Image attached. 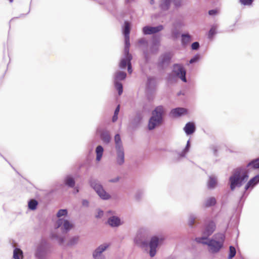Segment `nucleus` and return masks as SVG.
Segmentation results:
<instances>
[{
    "mask_svg": "<svg viewBox=\"0 0 259 259\" xmlns=\"http://www.w3.org/2000/svg\"><path fill=\"white\" fill-rule=\"evenodd\" d=\"M259 169V157L250 160L246 165H241L234 168L228 180L230 189L233 191L237 188L241 187L245 183L249 176L250 169ZM259 183V174L251 178L246 184L244 191L243 192L238 202L237 209L241 210L248 193L247 191L252 190Z\"/></svg>",
    "mask_w": 259,
    "mask_h": 259,
    "instance_id": "nucleus-1",
    "label": "nucleus"
},
{
    "mask_svg": "<svg viewBox=\"0 0 259 259\" xmlns=\"http://www.w3.org/2000/svg\"><path fill=\"white\" fill-rule=\"evenodd\" d=\"M149 233L144 228L140 229L137 232L134 239L135 243L142 248L146 249L149 247V254L150 257H154L157 252V248L161 245L164 241V238L154 236L149 241Z\"/></svg>",
    "mask_w": 259,
    "mask_h": 259,
    "instance_id": "nucleus-2",
    "label": "nucleus"
},
{
    "mask_svg": "<svg viewBox=\"0 0 259 259\" xmlns=\"http://www.w3.org/2000/svg\"><path fill=\"white\" fill-rule=\"evenodd\" d=\"M165 111L162 105L156 106L151 112V116L149 119L148 129L152 131L163 124L164 121Z\"/></svg>",
    "mask_w": 259,
    "mask_h": 259,
    "instance_id": "nucleus-3",
    "label": "nucleus"
},
{
    "mask_svg": "<svg viewBox=\"0 0 259 259\" xmlns=\"http://www.w3.org/2000/svg\"><path fill=\"white\" fill-rule=\"evenodd\" d=\"M157 82L155 77L148 76L145 83V95L149 102H152L155 98Z\"/></svg>",
    "mask_w": 259,
    "mask_h": 259,
    "instance_id": "nucleus-4",
    "label": "nucleus"
},
{
    "mask_svg": "<svg viewBox=\"0 0 259 259\" xmlns=\"http://www.w3.org/2000/svg\"><path fill=\"white\" fill-rule=\"evenodd\" d=\"M195 240L198 243L207 245L209 247V252L213 253L219 252L224 246L223 242L213 239H208L206 237H197Z\"/></svg>",
    "mask_w": 259,
    "mask_h": 259,
    "instance_id": "nucleus-5",
    "label": "nucleus"
},
{
    "mask_svg": "<svg viewBox=\"0 0 259 259\" xmlns=\"http://www.w3.org/2000/svg\"><path fill=\"white\" fill-rule=\"evenodd\" d=\"M90 187L94 189L101 199L107 200L110 199L111 196L104 189L100 182L96 179L91 178L89 180Z\"/></svg>",
    "mask_w": 259,
    "mask_h": 259,
    "instance_id": "nucleus-6",
    "label": "nucleus"
},
{
    "mask_svg": "<svg viewBox=\"0 0 259 259\" xmlns=\"http://www.w3.org/2000/svg\"><path fill=\"white\" fill-rule=\"evenodd\" d=\"M51 248V244L45 239H42L35 252L37 259H46Z\"/></svg>",
    "mask_w": 259,
    "mask_h": 259,
    "instance_id": "nucleus-7",
    "label": "nucleus"
},
{
    "mask_svg": "<svg viewBox=\"0 0 259 259\" xmlns=\"http://www.w3.org/2000/svg\"><path fill=\"white\" fill-rule=\"evenodd\" d=\"M172 58V55L169 52H166L162 54L158 58V62L157 63V66L159 69H163L167 66L170 63V61Z\"/></svg>",
    "mask_w": 259,
    "mask_h": 259,
    "instance_id": "nucleus-8",
    "label": "nucleus"
},
{
    "mask_svg": "<svg viewBox=\"0 0 259 259\" xmlns=\"http://www.w3.org/2000/svg\"><path fill=\"white\" fill-rule=\"evenodd\" d=\"M172 72L184 82H187L186 71L184 66L180 64H174Z\"/></svg>",
    "mask_w": 259,
    "mask_h": 259,
    "instance_id": "nucleus-9",
    "label": "nucleus"
},
{
    "mask_svg": "<svg viewBox=\"0 0 259 259\" xmlns=\"http://www.w3.org/2000/svg\"><path fill=\"white\" fill-rule=\"evenodd\" d=\"M60 227L63 233H67L73 227V225L67 220L59 219L56 223L55 228Z\"/></svg>",
    "mask_w": 259,
    "mask_h": 259,
    "instance_id": "nucleus-10",
    "label": "nucleus"
},
{
    "mask_svg": "<svg viewBox=\"0 0 259 259\" xmlns=\"http://www.w3.org/2000/svg\"><path fill=\"white\" fill-rule=\"evenodd\" d=\"M182 1V0H160L159 7L161 11H166L169 9L172 2L177 8L181 6Z\"/></svg>",
    "mask_w": 259,
    "mask_h": 259,
    "instance_id": "nucleus-11",
    "label": "nucleus"
},
{
    "mask_svg": "<svg viewBox=\"0 0 259 259\" xmlns=\"http://www.w3.org/2000/svg\"><path fill=\"white\" fill-rule=\"evenodd\" d=\"M109 245L107 243H104L99 245L93 252V258L94 259H105L103 252L105 251Z\"/></svg>",
    "mask_w": 259,
    "mask_h": 259,
    "instance_id": "nucleus-12",
    "label": "nucleus"
},
{
    "mask_svg": "<svg viewBox=\"0 0 259 259\" xmlns=\"http://www.w3.org/2000/svg\"><path fill=\"white\" fill-rule=\"evenodd\" d=\"M164 28L162 25L160 24L156 26H151L147 25L143 27L142 31L144 35H150L157 33L162 31Z\"/></svg>",
    "mask_w": 259,
    "mask_h": 259,
    "instance_id": "nucleus-13",
    "label": "nucleus"
},
{
    "mask_svg": "<svg viewBox=\"0 0 259 259\" xmlns=\"http://www.w3.org/2000/svg\"><path fill=\"white\" fill-rule=\"evenodd\" d=\"M215 228L216 225L214 221L209 220L205 225L204 229L203 232L204 235L203 237H206L207 238H208V237L213 233Z\"/></svg>",
    "mask_w": 259,
    "mask_h": 259,
    "instance_id": "nucleus-14",
    "label": "nucleus"
},
{
    "mask_svg": "<svg viewBox=\"0 0 259 259\" xmlns=\"http://www.w3.org/2000/svg\"><path fill=\"white\" fill-rule=\"evenodd\" d=\"M160 45V37L157 35H153L152 37V42L150 47V51L152 54H156L159 50Z\"/></svg>",
    "mask_w": 259,
    "mask_h": 259,
    "instance_id": "nucleus-15",
    "label": "nucleus"
},
{
    "mask_svg": "<svg viewBox=\"0 0 259 259\" xmlns=\"http://www.w3.org/2000/svg\"><path fill=\"white\" fill-rule=\"evenodd\" d=\"M116 163L119 166L122 165L125 162V154L124 148L115 149Z\"/></svg>",
    "mask_w": 259,
    "mask_h": 259,
    "instance_id": "nucleus-16",
    "label": "nucleus"
},
{
    "mask_svg": "<svg viewBox=\"0 0 259 259\" xmlns=\"http://www.w3.org/2000/svg\"><path fill=\"white\" fill-rule=\"evenodd\" d=\"M143 116L140 111L136 112L134 117L131 119L130 124L133 128L138 127L141 124Z\"/></svg>",
    "mask_w": 259,
    "mask_h": 259,
    "instance_id": "nucleus-17",
    "label": "nucleus"
},
{
    "mask_svg": "<svg viewBox=\"0 0 259 259\" xmlns=\"http://www.w3.org/2000/svg\"><path fill=\"white\" fill-rule=\"evenodd\" d=\"M107 223L112 228H117L122 225L123 222L118 217L112 215L108 219Z\"/></svg>",
    "mask_w": 259,
    "mask_h": 259,
    "instance_id": "nucleus-18",
    "label": "nucleus"
},
{
    "mask_svg": "<svg viewBox=\"0 0 259 259\" xmlns=\"http://www.w3.org/2000/svg\"><path fill=\"white\" fill-rule=\"evenodd\" d=\"M191 147L190 140H189L186 144L185 148L181 151L179 152L177 150L174 151L177 154V157L176 158V161H180L181 159L185 157L186 154L189 152Z\"/></svg>",
    "mask_w": 259,
    "mask_h": 259,
    "instance_id": "nucleus-19",
    "label": "nucleus"
},
{
    "mask_svg": "<svg viewBox=\"0 0 259 259\" xmlns=\"http://www.w3.org/2000/svg\"><path fill=\"white\" fill-rule=\"evenodd\" d=\"M63 184L68 188H73L75 186V180L71 174L66 175L63 180Z\"/></svg>",
    "mask_w": 259,
    "mask_h": 259,
    "instance_id": "nucleus-20",
    "label": "nucleus"
},
{
    "mask_svg": "<svg viewBox=\"0 0 259 259\" xmlns=\"http://www.w3.org/2000/svg\"><path fill=\"white\" fill-rule=\"evenodd\" d=\"M182 26V23L180 21L173 23L172 27L170 30L172 39H176L179 37L180 33L178 27H181Z\"/></svg>",
    "mask_w": 259,
    "mask_h": 259,
    "instance_id": "nucleus-21",
    "label": "nucleus"
},
{
    "mask_svg": "<svg viewBox=\"0 0 259 259\" xmlns=\"http://www.w3.org/2000/svg\"><path fill=\"white\" fill-rule=\"evenodd\" d=\"M188 110L186 108L177 107L172 109L170 112V115L173 117H180L187 114Z\"/></svg>",
    "mask_w": 259,
    "mask_h": 259,
    "instance_id": "nucleus-22",
    "label": "nucleus"
},
{
    "mask_svg": "<svg viewBox=\"0 0 259 259\" xmlns=\"http://www.w3.org/2000/svg\"><path fill=\"white\" fill-rule=\"evenodd\" d=\"M196 129L195 124L193 121L187 122L183 128V130L187 136L192 135L194 133Z\"/></svg>",
    "mask_w": 259,
    "mask_h": 259,
    "instance_id": "nucleus-23",
    "label": "nucleus"
},
{
    "mask_svg": "<svg viewBox=\"0 0 259 259\" xmlns=\"http://www.w3.org/2000/svg\"><path fill=\"white\" fill-rule=\"evenodd\" d=\"M100 138L103 142L106 144H108L111 140L109 132L106 130L101 131L100 133Z\"/></svg>",
    "mask_w": 259,
    "mask_h": 259,
    "instance_id": "nucleus-24",
    "label": "nucleus"
},
{
    "mask_svg": "<svg viewBox=\"0 0 259 259\" xmlns=\"http://www.w3.org/2000/svg\"><path fill=\"white\" fill-rule=\"evenodd\" d=\"M131 24L128 21H124L122 27V33L124 36H130L131 32Z\"/></svg>",
    "mask_w": 259,
    "mask_h": 259,
    "instance_id": "nucleus-25",
    "label": "nucleus"
},
{
    "mask_svg": "<svg viewBox=\"0 0 259 259\" xmlns=\"http://www.w3.org/2000/svg\"><path fill=\"white\" fill-rule=\"evenodd\" d=\"M218 184V181L217 178L213 176L209 177V179L207 182V187L209 189H214Z\"/></svg>",
    "mask_w": 259,
    "mask_h": 259,
    "instance_id": "nucleus-26",
    "label": "nucleus"
},
{
    "mask_svg": "<svg viewBox=\"0 0 259 259\" xmlns=\"http://www.w3.org/2000/svg\"><path fill=\"white\" fill-rule=\"evenodd\" d=\"M192 39V36L188 33L181 34V43L183 46H187Z\"/></svg>",
    "mask_w": 259,
    "mask_h": 259,
    "instance_id": "nucleus-27",
    "label": "nucleus"
},
{
    "mask_svg": "<svg viewBox=\"0 0 259 259\" xmlns=\"http://www.w3.org/2000/svg\"><path fill=\"white\" fill-rule=\"evenodd\" d=\"M217 203V200L215 197H210L207 198L203 203V206L205 208H208L214 206Z\"/></svg>",
    "mask_w": 259,
    "mask_h": 259,
    "instance_id": "nucleus-28",
    "label": "nucleus"
},
{
    "mask_svg": "<svg viewBox=\"0 0 259 259\" xmlns=\"http://www.w3.org/2000/svg\"><path fill=\"white\" fill-rule=\"evenodd\" d=\"M132 59H129V58L127 57H124L121 59L119 64V67L121 69H124L126 68V66L128 65V64L131 63Z\"/></svg>",
    "mask_w": 259,
    "mask_h": 259,
    "instance_id": "nucleus-29",
    "label": "nucleus"
},
{
    "mask_svg": "<svg viewBox=\"0 0 259 259\" xmlns=\"http://www.w3.org/2000/svg\"><path fill=\"white\" fill-rule=\"evenodd\" d=\"M126 73L125 72L118 71L115 72L114 77V81H120L125 79Z\"/></svg>",
    "mask_w": 259,
    "mask_h": 259,
    "instance_id": "nucleus-30",
    "label": "nucleus"
},
{
    "mask_svg": "<svg viewBox=\"0 0 259 259\" xmlns=\"http://www.w3.org/2000/svg\"><path fill=\"white\" fill-rule=\"evenodd\" d=\"M104 148L101 145H98L95 150L96 154V161H100L103 156Z\"/></svg>",
    "mask_w": 259,
    "mask_h": 259,
    "instance_id": "nucleus-31",
    "label": "nucleus"
},
{
    "mask_svg": "<svg viewBox=\"0 0 259 259\" xmlns=\"http://www.w3.org/2000/svg\"><path fill=\"white\" fill-rule=\"evenodd\" d=\"M13 258L14 259H22L23 258L22 250L19 248L15 247L13 250Z\"/></svg>",
    "mask_w": 259,
    "mask_h": 259,
    "instance_id": "nucleus-32",
    "label": "nucleus"
},
{
    "mask_svg": "<svg viewBox=\"0 0 259 259\" xmlns=\"http://www.w3.org/2000/svg\"><path fill=\"white\" fill-rule=\"evenodd\" d=\"M38 201L35 199H30L28 201V208L30 210H35L38 206Z\"/></svg>",
    "mask_w": 259,
    "mask_h": 259,
    "instance_id": "nucleus-33",
    "label": "nucleus"
},
{
    "mask_svg": "<svg viewBox=\"0 0 259 259\" xmlns=\"http://www.w3.org/2000/svg\"><path fill=\"white\" fill-rule=\"evenodd\" d=\"M114 141L115 149L123 148L119 134H117L115 135Z\"/></svg>",
    "mask_w": 259,
    "mask_h": 259,
    "instance_id": "nucleus-34",
    "label": "nucleus"
},
{
    "mask_svg": "<svg viewBox=\"0 0 259 259\" xmlns=\"http://www.w3.org/2000/svg\"><path fill=\"white\" fill-rule=\"evenodd\" d=\"M50 237L52 239L57 240L60 245H62V244H63L65 241V237H61L59 235L55 233H51Z\"/></svg>",
    "mask_w": 259,
    "mask_h": 259,
    "instance_id": "nucleus-35",
    "label": "nucleus"
},
{
    "mask_svg": "<svg viewBox=\"0 0 259 259\" xmlns=\"http://www.w3.org/2000/svg\"><path fill=\"white\" fill-rule=\"evenodd\" d=\"M114 85L115 89L118 92V94L120 96L123 93V85L120 81H114Z\"/></svg>",
    "mask_w": 259,
    "mask_h": 259,
    "instance_id": "nucleus-36",
    "label": "nucleus"
},
{
    "mask_svg": "<svg viewBox=\"0 0 259 259\" xmlns=\"http://www.w3.org/2000/svg\"><path fill=\"white\" fill-rule=\"evenodd\" d=\"M79 239V236L78 235L74 236L71 237L69 240V241L67 243V245L69 246H73V245L76 244L78 242Z\"/></svg>",
    "mask_w": 259,
    "mask_h": 259,
    "instance_id": "nucleus-37",
    "label": "nucleus"
},
{
    "mask_svg": "<svg viewBox=\"0 0 259 259\" xmlns=\"http://www.w3.org/2000/svg\"><path fill=\"white\" fill-rule=\"evenodd\" d=\"M236 254V250L234 246L230 245L229 246V252L228 258L232 259Z\"/></svg>",
    "mask_w": 259,
    "mask_h": 259,
    "instance_id": "nucleus-38",
    "label": "nucleus"
},
{
    "mask_svg": "<svg viewBox=\"0 0 259 259\" xmlns=\"http://www.w3.org/2000/svg\"><path fill=\"white\" fill-rule=\"evenodd\" d=\"M217 27L215 26H212L211 28L209 29L208 33V38L209 39H212L214 36V35L217 33Z\"/></svg>",
    "mask_w": 259,
    "mask_h": 259,
    "instance_id": "nucleus-39",
    "label": "nucleus"
},
{
    "mask_svg": "<svg viewBox=\"0 0 259 259\" xmlns=\"http://www.w3.org/2000/svg\"><path fill=\"white\" fill-rule=\"evenodd\" d=\"M178 78L176 74L172 72V73L168 74L167 80L168 82H175L177 81Z\"/></svg>",
    "mask_w": 259,
    "mask_h": 259,
    "instance_id": "nucleus-40",
    "label": "nucleus"
},
{
    "mask_svg": "<svg viewBox=\"0 0 259 259\" xmlns=\"http://www.w3.org/2000/svg\"><path fill=\"white\" fill-rule=\"evenodd\" d=\"M196 223V218L193 214H191L188 220V225L190 227L193 228Z\"/></svg>",
    "mask_w": 259,
    "mask_h": 259,
    "instance_id": "nucleus-41",
    "label": "nucleus"
},
{
    "mask_svg": "<svg viewBox=\"0 0 259 259\" xmlns=\"http://www.w3.org/2000/svg\"><path fill=\"white\" fill-rule=\"evenodd\" d=\"M254 0H239V3L244 6H252Z\"/></svg>",
    "mask_w": 259,
    "mask_h": 259,
    "instance_id": "nucleus-42",
    "label": "nucleus"
},
{
    "mask_svg": "<svg viewBox=\"0 0 259 259\" xmlns=\"http://www.w3.org/2000/svg\"><path fill=\"white\" fill-rule=\"evenodd\" d=\"M200 59V55L199 54L197 53L190 60V64H194L199 61Z\"/></svg>",
    "mask_w": 259,
    "mask_h": 259,
    "instance_id": "nucleus-43",
    "label": "nucleus"
},
{
    "mask_svg": "<svg viewBox=\"0 0 259 259\" xmlns=\"http://www.w3.org/2000/svg\"><path fill=\"white\" fill-rule=\"evenodd\" d=\"M68 214V210L67 209H59L58 212L57 213V217L58 218H60L63 216H66Z\"/></svg>",
    "mask_w": 259,
    "mask_h": 259,
    "instance_id": "nucleus-44",
    "label": "nucleus"
},
{
    "mask_svg": "<svg viewBox=\"0 0 259 259\" xmlns=\"http://www.w3.org/2000/svg\"><path fill=\"white\" fill-rule=\"evenodd\" d=\"M124 57H127L129 59H133L132 55L130 53V47H125L124 48Z\"/></svg>",
    "mask_w": 259,
    "mask_h": 259,
    "instance_id": "nucleus-45",
    "label": "nucleus"
},
{
    "mask_svg": "<svg viewBox=\"0 0 259 259\" xmlns=\"http://www.w3.org/2000/svg\"><path fill=\"white\" fill-rule=\"evenodd\" d=\"M143 53L145 62L146 63H148L151 59V57L147 50H144Z\"/></svg>",
    "mask_w": 259,
    "mask_h": 259,
    "instance_id": "nucleus-46",
    "label": "nucleus"
},
{
    "mask_svg": "<svg viewBox=\"0 0 259 259\" xmlns=\"http://www.w3.org/2000/svg\"><path fill=\"white\" fill-rule=\"evenodd\" d=\"M215 238L219 240H217L218 241L224 242L225 239V236L223 233H219L215 235Z\"/></svg>",
    "mask_w": 259,
    "mask_h": 259,
    "instance_id": "nucleus-47",
    "label": "nucleus"
},
{
    "mask_svg": "<svg viewBox=\"0 0 259 259\" xmlns=\"http://www.w3.org/2000/svg\"><path fill=\"white\" fill-rule=\"evenodd\" d=\"M191 49L192 50L197 51L200 48V44L198 41H195L191 45Z\"/></svg>",
    "mask_w": 259,
    "mask_h": 259,
    "instance_id": "nucleus-48",
    "label": "nucleus"
},
{
    "mask_svg": "<svg viewBox=\"0 0 259 259\" xmlns=\"http://www.w3.org/2000/svg\"><path fill=\"white\" fill-rule=\"evenodd\" d=\"M143 193L141 190H138L135 195V198L137 200L139 201L141 200L142 196H143Z\"/></svg>",
    "mask_w": 259,
    "mask_h": 259,
    "instance_id": "nucleus-49",
    "label": "nucleus"
},
{
    "mask_svg": "<svg viewBox=\"0 0 259 259\" xmlns=\"http://www.w3.org/2000/svg\"><path fill=\"white\" fill-rule=\"evenodd\" d=\"M120 179H121L120 177L117 176L115 178L109 179L108 180V182L109 183H117L120 180Z\"/></svg>",
    "mask_w": 259,
    "mask_h": 259,
    "instance_id": "nucleus-50",
    "label": "nucleus"
},
{
    "mask_svg": "<svg viewBox=\"0 0 259 259\" xmlns=\"http://www.w3.org/2000/svg\"><path fill=\"white\" fill-rule=\"evenodd\" d=\"M104 214V212L103 210H102L101 209H99L98 210V213L97 214L95 215V217L97 219H100V218H101L103 215Z\"/></svg>",
    "mask_w": 259,
    "mask_h": 259,
    "instance_id": "nucleus-51",
    "label": "nucleus"
},
{
    "mask_svg": "<svg viewBox=\"0 0 259 259\" xmlns=\"http://www.w3.org/2000/svg\"><path fill=\"white\" fill-rule=\"evenodd\" d=\"M218 13V10H217L216 9H212V10H209L208 11V14L210 15V16H215Z\"/></svg>",
    "mask_w": 259,
    "mask_h": 259,
    "instance_id": "nucleus-52",
    "label": "nucleus"
},
{
    "mask_svg": "<svg viewBox=\"0 0 259 259\" xmlns=\"http://www.w3.org/2000/svg\"><path fill=\"white\" fill-rule=\"evenodd\" d=\"M210 148L212 151L213 154L215 156H217V153H218V148L217 147L214 145H211L210 147Z\"/></svg>",
    "mask_w": 259,
    "mask_h": 259,
    "instance_id": "nucleus-53",
    "label": "nucleus"
},
{
    "mask_svg": "<svg viewBox=\"0 0 259 259\" xmlns=\"http://www.w3.org/2000/svg\"><path fill=\"white\" fill-rule=\"evenodd\" d=\"M125 38V47H130V36H124Z\"/></svg>",
    "mask_w": 259,
    "mask_h": 259,
    "instance_id": "nucleus-54",
    "label": "nucleus"
},
{
    "mask_svg": "<svg viewBox=\"0 0 259 259\" xmlns=\"http://www.w3.org/2000/svg\"><path fill=\"white\" fill-rule=\"evenodd\" d=\"M138 42L141 45H145L146 46L148 45V41L145 38H142L139 39Z\"/></svg>",
    "mask_w": 259,
    "mask_h": 259,
    "instance_id": "nucleus-55",
    "label": "nucleus"
},
{
    "mask_svg": "<svg viewBox=\"0 0 259 259\" xmlns=\"http://www.w3.org/2000/svg\"><path fill=\"white\" fill-rule=\"evenodd\" d=\"M82 205L85 207H88L89 206V202L87 199H83L82 200Z\"/></svg>",
    "mask_w": 259,
    "mask_h": 259,
    "instance_id": "nucleus-56",
    "label": "nucleus"
},
{
    "mask_svg": "<svg viewBox=\"0 0 259 259\" xmlns=\"http://www.w3.org/2000/svg\"><path fill=\"white\" fill-rule=\"evenodd\" d=\"M126 67L127 68V71H128V72L130 74H131L132 73V71H133L132 63H130V64H128V65L127 66H126Z\"/></svg>",
    "mask_w": 259,
    "mask_h": 259,
    "instance_id": "nucleus-57",
    "label": "nucleus"
},
{
    "mask_svg": "<svg viewBox=\"0 0 259 259\" xmlns=\"http://www.w3.org/2000/svg\"><path fill=\"white\" fill-rule=\"evenodd\" d=\"M120 105H118L116 106V108H115V110H114V114H117V115H118L119 112V111H120Z\"/></svg>",
    "mask_w": 259,
    "mask_h": 259,
    "instance_id": "nucleus-58",
    "label": "nucleus"
},
{
    "mask_svg": "<svg viewBox=\"0 0 259 259\" xmlns=\"http://www.w3.org/2000/svg\"><path fill=\"white\" fill-rule=\"evenodd\" d=\"M73 188L74 189L73 191V193L74 194H76L77 193H78L79 192V188L78 186L75 187V186Z\"/></svg>",
    "mask_w": 259,
    "mask_h": 259,
    "instance_id": "nucleus-59",
    "label": "nucleus"
},
{
    "mask_svg": "<svg viewBox=\"0 0 259 259\" xmlns=\"http://www.w3.org/2000/svg\"><path fill=\"white\" fill-rule=\"evenodd\" d=\"M118 119V115L117 114H114L113 115V117H112V120L113 122H115V121H117Z\"/></svg>",
    "mask_w": 259,
    "mask_h": 259,
    "instance_id": "nucleus-60",
    "label": "nucleus"
},
{
    "mask_svg": "<svg viewBox=\"0 0 259 259\" xmlns=\"http://www.w3.org/2000/svg\"><path fill=\"white\" fill-rule=\"evenodd\" d=\"M0 156L1 157H2L6 161H7L9 163V164L13 167V168L15 169L14 167H13V166L11 164V163L7 160V159L0 153Z\"/></svg>",
    "mask_w": 259,
    "mask_h": 259,
    "instance_id": "nucleus-61",
    "label": "nucleus"
},
{
    "mask_svg": "<svg viewBox=\"0 0 259 259\" xmlns=\"http://www.w3.org/2000/svg\"><path fill=\"white\" fill-rule=\"evenodd\" d=\"M154 3H155L154 0H150V4L151 5H153L154 4Z\"/></svg>",
    "mask_w": 259,
    "mask_h": 259,
    "instance_id": "nucleus-62",
    "label": "nucleus"
},
{
    "mask_svg": "<svg viewBox=\"0 0 259 259\" xmlns=\"http://www.w3.org/2000/svg\"><path fill=\"white\" fill-rule=\"evenodd\" d=\"M182 92H179V93H178V96H180V95H182Z\"/></svg>",
    "mask_w": 259,
    "mask_h": 259,
    "instance_id": "nucleus-63",
    "label": "nucleus"
},
{
    "mask_svg": "<svg viewBox=\"0 0 259 259\" xmlns=\"http://www.w3.org/2000/svg\"><path fill=\"white\" fill-rule=\"evenodd\" d=\"M108 212L109 213H111V212H112V211H111V210H109V211H108Z\"/></svg>",
    "mask_w": 259,
    "mask_h": 259,
    "instance_id": "nucleus-64",
    "label": "nucleus"
}]
</instances>
